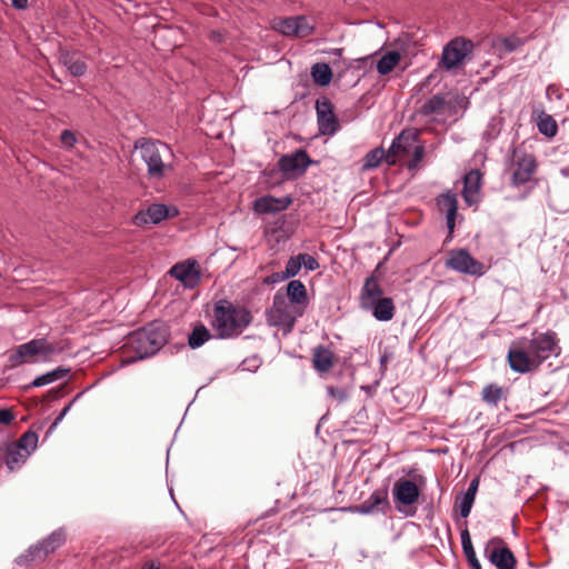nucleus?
<instances>
[{
  "instance_id": "nucleus-1",
  "label": "nucleus",
  "mask_w": 569,
  "mask_h": 569,
  "mask_svg": "<svg viewBox=\"0 0 569 569\" xmlns=\"http://www.w3.org/2000/svg\"><path fill=\"white\" fill-rule=\"evenodd\" d=\"M560 352L559 340L553 331H535L530 338L521 337L511 343L508 361L511 370L526 373L537 369L550 357H558Z\"/></svg>"
},
{
  "instance_id": "nucleus-2",
  "label": "nucleus",
  "mask_w": 569,
  "mask_h": 569,
  "mask_svg": "<svg viewBox=\"0 0 569 569\" xmlns=\"http://www.w3.org/2000/svg\"><path fill=\"white\" fill-rule=\"evenodd\" d=\"M423 154V144H390L387 151L380 144L365 156L361 170L375 169L385 161L389 166L406 164L408 170L413 171L418 169Z\"/></svg>"
},
{
  "instance_id": "nucleus-3",
  "label": "nucleus",
  "mask_w": 569,
  "mask_h": 569,
  "mask_svg": "<svg viewBox=\"0 0 569 569\" xmlns=\"http://www.w3.org/2000/svg\"><path fill=\"white\" fill-rule=\"evenodd\" d=\"M251 321V312L244 307L236 306L226 299L214 303L212 327L221 339L239 336Z\"/></svg>"
},
{
  "instance_id": "nucleus-4",
  "label": "nucleus",
  "mask_w": 569,
  "mask_h": 569,
  "mask_svg": "<svg viewBox=\"0 0 569 569\" xmlns=\"http://www.w3.org/2000/svg\"><path fill=\"white\" fill-rule=\"evenodd\" d=\"M360 308L371 312L372 317L381 322L392 320L396 313V306L392 298L383 296V289L378 279L368 277L360 291Z\"/></svg>"
},
{
  "instance_id": "nucleus-5",
  "label": "nucleus",
  "mask_w": 569,
  "mask_h": 569,
  "mask_svg": "<svg viewBox=\"0 0 569 569\" xmlns=\"http://www.w3.org/2000/svg\"><path fill=\"white\" fill-rule=\"evenodd\" d=\"M167 329L160 322H152L130 333L126 346L136 353L131 361L142 360L156 355L167 342Z\"/></svg>"
},
{
  "instance_id": "nucleus-6",
  "label": "nucleus",
  "mask_w": 569,
  "mask_h": 569,
  "mask_svg": "<svg viewBox=\"0 0 569 569\" xmlns=\"http://www.w3.org/2000/svg\"><path fill=\"white\" fill-rule=\"evenodd\" d=\"M57 348L44 338L32 339L16 347L8 356L10 368H17L26 363L48 361Z\"/></svg>"
},
{
  "instance_id": "nucleus-7",
  "label": "nucleus",
  "mask_w": 569,
  "mask_h": 569,
  "mask_svg": "<svg viewBox=\"0 0 569 569\" xmlns=\"http://www.w3.org/2000/svg\"><path fill=\"white\" fill-rule=\"evenodd\" d=\"M507 171L511 176L512 186H521L529 182L536 171L537 162L535 157L527 152L522 144L512 147L510 156L506 161Z\"/></svg>"
},
{
  "instance_id": "nucleus-8",
  "label": "nucleus",
  "mask_w": 569,
  "mask_h": 569,
  "mask_svg": "<svg viewBox=\"0 0 569 569\" xmlns=\"http://www.w3.org/2000/svg\"><path fill=\"white\" fill-rule=\"evenodd\" d=\"M303 310L298 307H291L283 296L277 293L273 297L272 307L268 310V321L272 326L283 327L291 331L298 317L302 316Z\"/></svg>"
},
{
  "instance_id": "nucleus-9",
  "label": "nucleus",
  "mask_w": 569,
  "mask_h": 569,
  "mask_svg": "<svg viewBox=\"0 0 569 569\" xmlns=\"http://www.w3.org/2000/svg\"><path fill=\"white\" fill-rule=\"evenodd\" d=\"M445 264L462 274L481 277L486 273L485 264L475 259L467 249L451 250Z\"/></svg>"
},
{
  "instance_id": "nucleus-10",
  "label": "nucleus",
  "mask_w": 569,
  "mask_h": 569,
  "mask_svg": "<svg viewBox=\"0 0 569 569\" xmlns=\"http://www.w3.org/2000/svg\"><path fill=\"white\" fill-rule=\"evenodd\" d=\"M473 43L463 37H457L448 42L441 54V62L445 69L452 70L463 63L465 59L472 53Z\"/></svg>"
},
{
  "instance_id": "nucleus-11",
  "label": "nucleus",
  "mask_w": 569,
  "mask_h": 569,
  "mask_svg": "<svg viewBox=\"0 0 569 569\" xmlns=\"http://www.w3.org/2000/svg\"><path fill=\"white\" fill-rule=\"evenodd\" d=\"M64 541V536L61 530L53 531L48 538L41 542L31 546L24 555L17 558L19 565H28L29 562L40 561L48 553L57 550Z\"/></svg>"
},
{
  "instance_id": "nucleus-12",
  "label": "nucleus",
  "mask_w": 569,
  "mask_h": 569,
  "mask_svg": "<svg viewBox=\"0 0 569 569\" xmlns=\"http://www.w3.org/2000/svg\"><path fill=\"white\" fill-rule=\"evenodd\" d=\"M310 162L306 151L297 150L296 152L283 154L278 161V168L287 180H291L302 176Z\"/></svg>"
},
{
  "instance_id": "nucleus-13",
  "label": "nucleus",
  "mask_w": 569,
  "mask_h": 569,
  "mask_svg": "<svg viewBox=\"0 0 569 569\" xmlns=\"http://www.w3.org/2000/svg\"><path fill=\"white\" fill-rule=\"evenodd\" d=\"M316 112L319 131L323 136H331L339 129V121L333 112L331 101L322 97L316 101Z\"/></svg>"
},
{
  "instance_id": "nucleus-14",
  "label": "nucleus",
  "mask_w": 569,
  "mask_h": 569,
  "mask_svg": "<svg viewBox=\"0 0 569 569\" xmlns=\"http://www.w3.org/2000/svg\"><path fill=\"white\" fill-rule=\"evenodd\" d=\"M179 211L176 207H168L162 203H153L147 208V210L139 211L133 217V223L136 226L144 224H157L167 218H173L178 216Z\"/></svg>"
},
{
  "instance_id": "nucleus-15",
  "label": "nucleus",
  "mask_w": 569,
  "mask_h": 569,
  "mask_svg": "<svg viewBox=\"0 0 569 569\" xmlns=\"http://www.w3.org/2000/svg\"><path fill=\"white\" fill-rule=\"evenodd\" d=\"M488 560L497 567V569H515L516 558L511 550L502 546L500 539H492L485 549Z\"/></svg>"
},
{
  "instance_id": "nucleus-16",
  "label": "nucleus",
  "mask_w": 569,
  "mask_h": 569,
  "mask_svg": "<svg viewBox=\"0 0 569 569\" xmlns=\"http://www.w3.org/2000/svg\"><path fill=\"white\" fill-rule=\"evenodd\" d=\"M389 507L388 489L380 488L375 490L370 497L363 500L361 503L352 507L351 510L362 515H370L375 512L385 513Z\"/></svg>"
},
{
  "instance_id": "nucleus-17",
  "label": "nucleus",
  "mask_w": 569,
  "mask_h": 569,
  "mask_svg": "<svg viewBox=\"0 0 569 569\" xmlns=\"http://www.w3.org/2000/svg\"><path fill=\"white\" fill-rule=\"evenodd\" d=\"M169 274L189 289L194 288L200 281V273L197 269V261L194 260L176 263L169 270Z\"/></svg>"
},
{
  "instance_id": "nucleus-18",
  "label": "nucleus",
  "mask_w": 569,
  "mask_h": 569,
  "mask_svg": "<svg viewBox=\"0 0 569 569\" xmlns=\"http://www.w3.org/2000/svg\"><path fill=\"white\" fill-rule=\"evenodd\" d=\"M276 29L284 36L305 38L312 33L313 28L303 16L286 18L277 23Z\"/></svg>"
},
{
  "instance_id": "nucleus-19",
  "label": "nucleus",
  "mask_w": 569,
  "mask_h": 569,
  "mask_svg": "<svg viewBox=\"0 0 569 569\" xmlns=\"http://www.w3.org/2000/svg\"><path fill=\"white\" fill-rule=\"evenodd\" d=\"M392 495L396 503L410 506L418 500L420 491L416 482L400 478L393 485Z\"/></svg>"
},
{
  "instance_id": "nucleus-20",
  "label": "nucleus",
  "mask_w": 569,
  "mask_h": 569,
  "mask_svg": "<svg viewBox=\"0 0 569 569\" xmlns=\"http://www.w3.org/2000/svg\"><path fill=\"white\" fill-rule=\"evenodd\" d=\"M436 203L439 211L446 213L447 228L449 232H452L458 210L457 196L451 191H447L437 197Z\"/></svg>"
},
{
  "instance_id": "nucleus-21",
  "label": "nucleus",
  "mask_w": 569,
  "mask_h": 569,
  "mask_svg": "<svg viewBox=\"0 0 569 569\" xmlns=\"http://www.w3.org/2000/svg\"><path fill=\"white\" fill-rule=\"evenodd\" d=\"M482 173L478 169H471L463 178L462 197L468 204H473L479 200L481 189Z\"/></svg>"
},
{
  "instance_id": "nucleus-22",
  "label": "nucleus",
  "mask_w": 569,
  "mask_h": 569,
  "mask_svg": "<svg viewBox=\"0 0 569 569\" xmlns=\"http://www.w3.org/2000/svg\"><path fill=\"white\" fill-rule=\"evenodd\" d=\"M292 200L289 197L274 198L271 196L260 197L254 201V210L258 213H276L286 210Z\"/></svg>"
},
{
  "instance_id": "nucleus-23",
  "label": "nucleus",
  "mask_w": 569,
  "mask_h": 569,
  "mask_svg": "<svg viewBox=\"0 0 569 569\" xmlns=\"http://www.w3.org/2000/svg\"><path fill=\"white\" fill-rule=\"evenodd\" d=\"M58 60L63 67L68 69L71 76L81 77L87 71L86 62L76 52H70L66 49H59Z\"/></svg>"
},
{
  "instance_id": "nucleus-24",
  "label": "nucleus",
  "mask_w": 569,
  "mask_h": 569,
  "mask_svg": "<svg viewBox=\"0 0 569 569\" xmlns=\"http://www.w3.org/2000/svg\"><path fill=\"white\" fill-rule=\"evenodd\" d=\"M452 109L450 103H447L445 98L440 94H435L429 98L420 108V113L423 116H432L433 119L439 120Z\"/></svg>"
},
{
  "instance_id": "nucleus-25",
  "label": "nucleus",
  "mask_w": 569,
  "mask_h": 569,
  "mask_svg": "<svg viewBox=\"0 0 569 569\" xmlns=\"http://www.w3.org/2000/svg\"><path fill=\"white\" fill-rule=\"evenodd\" d=\"M29 452L21 450L13 443L6 447L4 463L10 471L20 469L29 458Z\"/></svg>"
},
{
  "instance_id": "nucleus-26",
  "label": "nucleus",
  "mask_w": 569,
  "mask_h": 569,
  "mask_svg": "<svg viewBox=\"0 0 569 569\" xmlns=\"http://www.w3.org/2000/svg\"><path fill=\"white\" fill-rule=\"evenodd\" d=\"M287 296L291 303L305 310L308 302L307 289L300 280H291L287 284Z\"/></svg>"
},
{
  "instance_id": "nucleus-27",
  "label": "nucleus",
  "mask_w": 569,
  "mask_h": 569,
  "mask_svg": "<svg viewBox=\"0 0 569 569\" xmlns=\"http://www.w3.org/2000/svg\"><path fill=\"white\" fill-rule=\"evenodd\" d=\"M312 362L317 371L327 372L333 365V355L328 348L318 346L313 349Z\"/></svg>"
},
{
  "instance_id": "nucleus-28",
  "label": "nucleus",
  "mask_w": 569,
  "mask_h": 569,
  "mask_svg": "<svg viewBox=\"0 0 569 569\" xmlns=\"http://www.w3.org/2000/svg\"><path fill=\"white\" fill-rule=\"evenodd\" d=\"M70 373V368L57 367L56 369L37 377L28 388H40L49 383L56 382L66 378Z\"/></svg>"
},
{
  "instance_id": "nucleus-29",
  "label": "nucleus",
  "mask_w": 569,
  "mask_h": 569,
  "mask_svg": "<svg viewBox=\"0 0 569 569\" xmlns=\"http://www.w3.org/2000/svg\"><path fill=\"white\" fill-rule=\"evenodd\" d=\"M401 56L398 51H388L377 62V71L381 76L390 73L399 63Z\"/></svg>"
},
{
  "instance_id": "nucleus-30",
  "label": "nucleus",
  "mask_w": 569,
  "mask_h": 569,
  "mask_svg": "<svg viewBox=\"0 0 569 569\" xmlns=\"http://www.w3.org/2000/svg\"><path fill=\"white\" fill-rule=\"evenodd\" d=\"M311 76L313 81L321 87L328 86L332 80L331 68L323 62L315 63L311 67Z\"/></svg>"
},
{
  "instance_id": "nucleus-31",
  "label": "nucleus",
  "mask_w": 569,
  "mask_h": 569,
  "mask_svg": "<svg viewBox=\"0 0 569 569\" xmlns=\"http://www.w3.org/2000/svg\"><path fill=\"white\" fill-rule=\"evenodd\" d=\"M148 173L152 178H161L164 171V163L158 153L146 151L144 156Z\"/></svg>"
},
{
  "instance_id": "nucleus-32",
  "label": "nucleus",
  "mask_w": 569,
  "mask_h": 569,
  "mask_svg": "<svg viewBox=\"0 0 569 569\" xmlns=\"http://www.w3.org/2000/svg\"><path fill=\"white\" fill-rule=\"evenodd\" d=\"M537 127L540 133L547 138L556 136L558 126L556 120L548 113L541 112L538 117Z\"/></svg>"
},
{
  "instance_id": "nucleus-33",
  "label": "nucleus",
  "mask_w": 569,
  "mask_h": 569,
  "mask_svg": "<svg viewBox=\"0 0 569 569\" xmlns=\"http://www.w3.org/2000/svg\"><path fill=\"white\" fill-rule=\"evenodd\" d=\"M210 337V331L203 325H198L189 335L188 343L192 349H197L208 341Z\"/></svg>"
},
{
  "instance_id": "nucleus-34",
  "label": "nucleus",
  "mask_w": 569,
  "mask_h": 569,
  "mask_svg": "<svg viewBox=\"0 0 569 569\" xmlns=\"http://www.w3.org/2000/svg\"><path fill=\"white\" fill-rule=\"evenodd\" d=\"M481 396L482 400L489 406L497 407L502 399L503 390L501 387L490 383L482 389Z\"/></svg>"
},
{
  "instance_id": "nucleus-35",
  "label": "nucleus",
  "mask_w": 569,
  "mask_h": 569,
  "mask_svg": "<svg viewBox=\"0 0 569 569\" xmlns=\"http://www.w3.org/2000/svg\"><path fill=\"white\" fill-rule=\"evenodd\" d=\"M23 451H28L29 456L36 450L38 446V435L34 431L24 432L18 441L12 442Z\"/></svg>"
},
{
  "instance_id": "nucleus-36",
  "label": "nucleus",
  "mask_w": 569,
  "mask_h": 569,
  "mask_svg": "<svg viewBox=\"0 0 569 569\" xmlns=\"http://www.w3.org/2000/svg\"><path fill=\"white\" fill-rule=\"evenodd\" d=\"M502 129V119L493 117L489 120L486 130L483 131V139L487 141L496 140L499 138Z\"/></svg>"
},
{
  "instance_id": "nucleus-37",
  "label": "nucleus",
  "mask_w": 569,
  "mask_h": 569,
  "mask_svg": "<svg viewBox=\"0 0 569 569\" xmlns=\"http://www.w3.org/2000/svg\"><path fill=\"white\" fill-rule=\"evenodd\" d=\"M475 498L461 493L456 498L455 505L459 509L460 516L467 518L470 515Z\"/></svg>"
},
{
  "instance_id": "nucleus-38",
  "label": "nucleus",
  "mask_w": 569,
  "mask_h": 569,
  "mask_svg": "<svg viewBox=\"0 0 569 569\" xmlns=\"http://www.w3.org/2000/svg\"><path fill=\"white\" fill-rule=\"evenodd\" d=\"M300 269H301V261L299 260V254L296 257H291L287 261L286 270L283 271L284 277H287V279L293 278L295 276H297L299 273Z\"/></svg>"
},
{
  "instance_id": "nucleus-39",
  "label": "nucleus",
  "mask_w": 569,
  "mask_h": 569,
  "mask_svg": "<svg viewBox=\"0 0 569 569\" xmlns=\"http://www.w3.org/2000/svg\"><path fill=\"white\" fill-rule=\"evenodd\" d=\"M299 260L301 261V267L303 266L309 271H315L319 268V262L311 254L299 253Z\"/></svg>"
},
{
  "instance_id": "nucleus-40",
  "label": "nucleus",
  "mask_w": 569,
  "mask_h": 569,
  "mask_svg": "<svg viewBox=\"0 0 569 569\" xmlns=\"http://www.w3.org/2000/svg\"><path fill=\"white\" fill-rule=\"evenodd\" d=\"M418 130H403L398 137H396L392 142H409L412 140V142H417L418 140Z\"/></svg>"
},
{
  "instance_id": "nucleus-41",
  "label": "nucleus",
  "mask_w": 569,
  "mask_h": 569,
  "mask_svg": "<svg viewBox=\"0 0 569 569\" xmlns=\"http://www.w3.org/2000/svg\"><path fill=\"white\" fill-rule=\"evenodd\" d=\"M327 393L330 397L338 399V401L340 402L345 401L348 398V392L346 390L332 386L327 387Z\"/></svg>"
},
{
  "instance_id": "nucleus-42",
  "label": "nucleus",
  "mask_w": 569,
  "mask_h": 569,
  "mask_svg": "<svg viewBox=\"0 0 569 569\" xmlns=\"http://www.w3.org/2000/svg\"><path fill=\"white\" fill-rule=\"evenodd\" d=\"M284 280H287V277H284L283 271H280V272H273V273L269 274L268 277H266L263 279V283L268 284V286H273V284L280 283Z\"/></svg>"
},
{
  "instance_id": "nucleus-43",
  "label": "nucleus",
  "mask_w": 569,
  "mask_h": 569,
  "mask_svg": "<svg viewBox=\"0 0 569 569\" xmlns=\"http://www.w3.org/2000/svg\"><path fill=\"white\" fill-rule=\"evenodd\" d=\"M463 553H465V556L467 558V561H468L469 566L471 567V569H481L480 562L477 559V556H476V552H475L473 548L463 551Z\"/></svg>"
},
{
  "instance_id": "nucleus-44",
  "label": "nucleus",
  "mask_w": 569,
  "mask_h": 569,
  "mask_svg": "<svg viewBox=\"0 0 569 569\" xmlns=\"http://www.w3.org/2000/svg\"><path fill=\"white\" fill-rule=\"evenodd\" d=\"M14 419V415L9 409H1L0 410V426H8L10 425Z\"/></svg>"
},
{
  "instance_id": "nucleus-45",
  "label": "nucleus",
  "mask_w": 569,
  "mask_h": 569,
  "mask_svg": "<svg viewBox=\"0 0 569 569\" xmlns=\"http://www.w3.org/2000/svg\"><path fill=\"white\" fill-rule=\"evenodd\" d=\"M546 96L549 100H552L553 98L560 100L563 93L561 92L560 88L555 84H550L547 87Z\"/></svg>"
},
{
  "instance_id": "nucleus-46",
  "label": "nucleus",
  "mask_w": 569,
  "mask_h": 569,
  "mask_svg": "<svg viewBox=\"0 0 569 569\" xmlns=\"http://www.w3.org/2000/svg\"><path fill=\"white\" fill-rule=\"evenodd\" d=\"M72 407V402H69L59 413V416L54 419L53 423L50 426L49 431H52L67 416Z\"/></svg>"
},
{
  "instance_id": "nucleus-47",
  "label": "nucleus",
  "mask_w": 569,
  "mask_h": 569,
  "mask_svg": "<svg viewBox=\"0 0 569 569\" xmlns=\"http://www.w3.org/2000/svg\"><path fill=\"white\" fill-rule=\"evenodd\" d=\"M502 44L507 52H512L517 49L519 42L517 39L506 38V39H503Z\"/></svg>"
},
{
  "instance_id": "nucleus-48",
  "label": "nucleus",
  "mask_w": 569,
  "mask_h": 569,
  "mask_svg": "<svg viewBox=\"0 0 569 569\" xmlns=\"http://www.w3.org/2000/svg\"><path fill=\"white\" fill-rule=\"evenodd\" d=\"M478 486H479V479L478 478H475L470 483H469V487L468 489L463 492L472 498H476V493L478 491Z\"/></svg>"
},
{
  "instance_id": "nucleus-49",
  "label": "nucleus",
  "mask_w": 569,
  "mask_h": 569,
  "mask_svg": "<svg viewBox=\"0 0 569 569\" xmlns=\"http://www.w3.org/2000/svg\"><path fill=\"white\" fill-rule=\"evenodd\" d=\"M60 138L61 142H77L76 133L71 130H63Z\"/></svg>"
},
{
  "instance_id": "nucleus-50",
  "label": "nucleus",
  "mask_w": 569,
  "mask_h": 569,
  "mask_svg": "<svg viewBox=\"0 0 569 569\" xmlns=\"http://www.w3.org/2000/svg\"><path fill=\"white\" fill-rule=\"evenodd\" d=\"M142 569H160V565L156 561H147L142 566Z\"/></svg>"
},
{
  "instance_id": "nucleus-51",
  "label": "nucleus",
  "mask_w": 569,
  "mask_h": 569,
  "mask_svg": "<svg viewBox=\"0 0 569 569\" xmlns=\"http://www.w3.org/2000/svg\"><path fill=\"white\" fill-rule=\"evenodd\" d=\"M461 546H462V550H463V551H466V550H469V549H472V548H473L472 542H471V539L462 540V541H461Z\"/></svg>"
},
{
  "instance_id": "nucleus-52",
  "label": "nucleus",
  "mask_w": 569,
  "mask_h": 569,
  "mask_svg": "<svg viewBox=\"0 0 569 569\" xmlns=\"http://www.w3.org/2000/svg\"><path fill=\"white\" fill-rule=\"evenodd\" d=\"M461 541L471 539L468 529H463L460 533Z\"/></svg>"
},
{
  "instance_id": "nucleus-53",
  "label": "nucleus",
  "mask_w": 569,
  "mask_h": 569,
  "mask_svg": "<svg viewBox=\"0 0 569 569\" xmlns=\"http://www.w3.org/2000/svg\"><path fill=\"white\" fill-rule=\"evenodd\" d=\"M343 52V49L342 48H335V49H331L330 53L337 56V57H340Z\"/></svg>"
},
{
  "instance_id": "nucleus-54",
  "label": "nucleus",
  "mask_w": 569,
  "mask_h": 569,
  "mask_svg": "<svg viewBox=\"0 0 569 569\" xmlns=\"http://www.w3.org/2000/svg\"><path fill=\"white\" fill-rule=\"evenodd\" d=\"M84 392L86 391H81L78 395H76V397L70 402H72V405H73L76 401H78L83 396Z\"/></svg>"
},
{
  "instance_id": "nucleus-55",
  "label": "nucleus",
  "mask_w": 569,
  "mask_h": 569,
  "mask_svg": "<svg viewBox=\"0 0 569 569\" xmlns=\"http://www.w3.org/2000/svg\"><path fill=\"white\" fill-rule=\"evenodd\" d=\"M475 158H479L481 161H483L485 154L482 152H476Z\"/></svg>"
},
{
  "instance_id": "nucleus-56",
  "label": "nucleus",
  "mask_w": 569,
  "mask_h": 569,
  "mask_svg": "<svg viewBox=\"0 0 569 569\" xmlns=\"http://www.w3.org/2000/svg\"><path fill=\"white\" fill-rule=\"evenodd\" d=\"M561 173H562L565 177H569V168H563V169H561Z\"/></svg>"
},
{
  "instance_id": "nucleus-57",
  "label": "nucleus",
  "mask_w": 569,
  "mask_h": 569,
  "mask_svg": "<svg viewBox=\"0 0 569 569\" xmlns=\"http://www.w3.org/2000/svg\"><path fill=\"white\" fill-rule=\"evenodd\" d=\"M136 142L147 143V142H152V141L150 139H147V138H141V139L137 140Z\"/></svg>"
}]
</instances>
